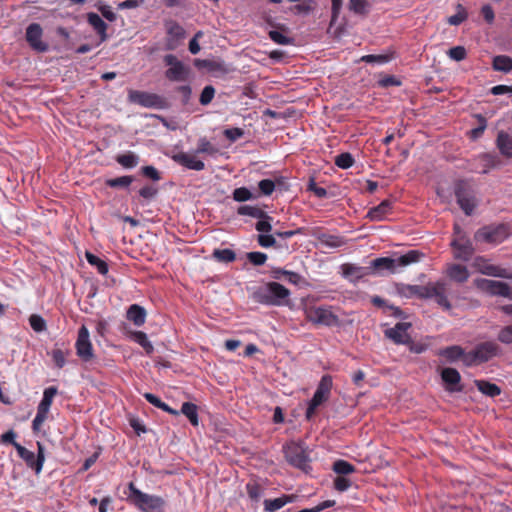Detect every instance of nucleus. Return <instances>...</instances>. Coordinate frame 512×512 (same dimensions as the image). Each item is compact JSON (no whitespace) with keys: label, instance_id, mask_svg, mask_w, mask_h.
<instances>
[{"label":"nucleus","instance_id":"nucleus-1","mask_svg":"<svg viewBox=\"0 0 512 512\" xmlns=\"http://www.w3.org/2000/svg\"><path fill=\"white\" fill-rule=\"evenodd\" d=\"M397 292L406 298L415 296L419 299H434L446 311L452 308L447 298L448 288L445 281L429 282L426 285L400 284L397 286Z\"/></svg>","mask_w":512,"mask_h":512},{"label":"nucleus","instance_id":"nucleus-2","mask_svg":"<svg viewBox=\"0 0 512 512\" xmlns=\"http://www.w3.org/2000/svg\"><path fill=\"white\" fill-rule=\"evenodd\" d=\"M290 291L282 284L273 281L257 287L251 294L252 299L266 306H288L290 304Z\"/></svg>","mask_w":512,"mask_h":512},{"label":"nucleus","instance_id":"nucleus-3","mask_svg":"<svg viewBox=\"0 0 512 512\" xmlns=\"http://www.w3.org/2000/svg\"><path fill=\"white\" fill-rule=\"evenodd\" d=\"M424 256V253L415 249L409 250L403 255L394 253L392 257H379L372 260L369 269L377 272L386 270L390 274H395L411 264L418 263Z\"/></svg>","mask_w":512,"mask_h":512},{"label":"nucleus","instance_id":"nucleus-4","mask_svg":"<svg viewBox=\"0 0 512 512\" xmlns=\"http://www.w3.org/2000/svg\"><path fill=\"white\" fill-rule=\"evenodd\" d=\"M126 500L140 512H165L166 501L154 494L142 492L133 482H130L125 492Z\"/></svg>","mask_w":512,"mask_h":512},{"label":"nucleus","instance_id":"nucleus-5","mask_svg":"<svg viewBox=\"0 0 512 512\" xmlns=\"http://www.w3.org/2000/svg\"><path fill=\"white\" fill-rule=\"evenodd\" d=\"M500 353L501 348L494 341L479 343L473 350L467 352V356L465 357V366L471 367L476 364L488 362Z\"/></svg>","mask_w":512,"mask_h":512},{"label":"nucleus","instance_id":"nucleus-6","mask_svg":"<svg viewBox=\"0 0 512 512\" xmlns=\"http://www.w3.org/2000/svg\"><path fill=\"white\" fill-rule=\"evenodd\" d=\"M128 101L149 109L165 110L170 107V103L164 96L140 90L130 89Z\"/></svg>","mask_w":512,"mask_h":512},{"label":"nucleus","instance_id":"nucleus-7","mask_svg":"<svg viewBox=\"0 0 512 512\" xmlns=\"http://www.w3.org/2000/svg\"><path fill=\"white\" fill-rule=\"evenodd\" d=\"M454 194L457 204L465 215H472L477 206L475 191L467 180H458L454 184Z\"/></svg>","mask_w":512,"mask_h":512},{"label":"nucleus","instance_id":"nucleus-8","mask_svg":"<svg viewBox=\"0 0 512 512\" xmlns=\"http://www.w3.org/2000/svg\"><path fill=\"white\" fill-rule=\"evenodd\" d=\"M306 319L316 325L327 327L339 326V317L327 306H309L305 310Z\"/></svg>","mask_w":512,"mask_h":512},{"label":"nucleus","instance_id":"nucleus-9","mask_svg":"<svg viewBox=\"0 0 512 512\" xmlns=\"http://www.w3.org/2000/svg\"><path fill=\"white\" fill-rule=\"evenodd\" d=\"M332 385L333 382L330 375L322 376L312 399L308 403L305 413L307 420H311L315 415L317 408L329 399Z\"/></svg>","mask_w":512,"mask_h":512},{"label":"nucleus","instance_id":"nucleus-10","mask_svg":"<svg viewBox=\"0 0 512 512\" xmlns=\"http://www.w3.org/2000/svg\"><path fill=\"white\" fill-rule=\"evenodd\" d=\"M164 64L168 67L165 77L171 82H185L189 79L190 68L180 61L175 55L167 54L163 57Z\"/></svg>","mask_w":512,"mask_h":512},{"label":"nucleus","instance_id":"nucleus-11","mask_svg":"<svg viewBox=\"0 0 512 512\" xmlns=\"http://www.w3.org/2000/svg\"><path fill=\"white\" fill-rule=\"evenodd\" d=\"M285 458L287 462L301 470L309 467V456L301 443L290 442L283 447Z\"/></svg>","mask_w":512,"mask_h":512},{"label":"nucleus","instance_id":"nucleus-12","mask_svg":"<svg viewBox=\"0 0 512 512\" xmlns=\"http://www.w3.org/2000/svg\"><path fill=\"white\" fill-rule=\"evenodd\" d=\"M509 236L508 227L504 224L485 226L476 231L474 239L477 242L501 243Z\"/></svg>","mask_w":512,"mask_h":512},{"label":"nucleus","instance_id":"nucleus-13","mask_svg":"<svg viewBox=\"0 0 512 512\" xmlns=\"http://www.w3.org/2000/svg\"><path fill=\"white\" fill-rule=\"evenodd\" d=\"M193 64L198 70H206L216 77L231 72L230 67L220 59H194Z\"/></svg>","mask_w":512,"mask_h":512},{"label":"nucleus","instance_id":"nucleus-14","mask_svg":"<svg viewBox=\"0 0 512 512\" xmlns=\"http://www.w3.org/2000/svg\"><path fill=\"white\" fill-rule=\"evenodd\" d=\"M440 376L445 385V390L449 393H458L463 391L461 375L455 368H443L440 372Z\"/></svg>","mask_w":512,"mask_h":512},{"label":"nucleus","instance_id":"nucleus-15","mask_svg":"<svg viewBox=\"0 0 512 512\" xmlns=\"http://www.w3.org/2000/svg\"><path fill=\"white\" fill-rule=\"evenodd\" d=\"M75 346L77 355L83 361H89L93 358V347L89 339V331L85 326L79 329Z\"/></svg>","mask_w":512,"mask_h":512},{"label":"nucleus","instance_id":"nucleus-16","mask_svg":"<svg viewBox=\"0 0 512 512\" xmlns=\"http://www.w3.org/2000/svg\"><path fill=\"white\" fill-rule=\"evenodd\" d=\"M412 327L410 322H398L394 327L386 329L384 335L395 344H405L410 342V335L407 331Z\"/></svg>","mask_w":512,"mask_h":512},{"label":"nucleus","instance_id":"nucleus-17","mask_svg":"<svg viewBox=\"0 0 512 512\" xmlns=\"http://www.w3.org/2000/svg\"><path fill=\"white\" fill-rule=\"evenodd\" d=\"M483 288L493 296H502L505 298H508L509 300H512V287L502 281H496V280H488L484 279L482 280Z\"/></svg>","mask_w":512,"mask_h":512},{"label":"nucleus","instance_id":"nucleus-18","mask_svg":"<svg viewBox=\"0 0 512 512\" xmlns=\"http://www.w3.org/2000/svg\"><path fill=\"white\" fill-rule=\"evenodd\" d=\"M454 257L462 261H469L474 253V247L469 239L459 238L451 242Z\"/></svg>","mask_w":512,"mask_h":512},{"label":"nucleus","instance_id":"nucleus-19","mask_svg":"<svg viewBox=\"0 0 512 512\" xmlns=\"http://www.w3.org/2000/svg\"><path fill=\"white\" fill-rule=\"evenodd\" d=\"M476 161H478L479 164L474 171L482 174H487L491 169L502 165L500 157L495 153H482L476 158Z\"/></svg>","mask_w":512,"mask_h":512},{"label":"nucleus","instance_id":"nucleus-20","mask_svg":"<svg viewBox=\"0 0 512 512\" xmlns=\"http://www.w3.org/2000/svg\"><path fill=\"white\" fill-rule=\"evenodd\" d=\"M172 159L179 165L190 170L202 171L205 168L203 161L197 159L194 155L185 152L174 154Z\"/></svg>","mask_w":512,"mask_h":512},{"label":"nucleus","instance_id":"nucleus-21","mask_svg":"<svg viewBox=\"0 0 512 512\" xmlns=\"http://www.w3.org/2000/svg\"><path fill=\"white\" fill-rule=\"evenodd\" d=\"M438 355L444 357L449 363H455L458 360H462L463 364L465 365V357L467 356V353L461 346L452 345L440 349L438 351Z\"/></svg>","mask_w":512,"mask_h":512},{"label":"nucleus","instance_id":"nucleus-22","mask_svg":"<svg viewBox=\"0 0 512 512\" xmlns=\"http://www.w3.org/2000/svg\"><path fill=\"white\" fill-rule=\"evenodd\" d=\"M500 154L506 158H512V136L501 130L497 134L495 141Z\"/></svg>","mask_w":512,"mask_h":512},{"label":"nucleus","instance_id":"nucleus-23","mask_svg":"<svg viewBox=\"0 0 512 512\" xmlns=\"http://www.w3.org/2000/svg\"><path fill=\"white\" fill-rule=\"evenodd\" d=\"M295 495L283 494L275 499H265L263 501L265 512H276L283 508L286 504L294 502Z\"/></svg>","mask_w":512,"mask_h":512},{"label":"nucleus","instance_id":"nucleus-24","mask_svg":"<svg viewBox=\"0 0 512 512\" xmlns=\"http://www.w3.org/2000/svg\"><path fill=\"white\" fill-rule=\"evenodd\" d=\"M146 310L144 307L138 304H132L126 313V317L129 321L133 322V324L137 327H141L144 325L146 321Z\"/></svg>","mask_w":512,"mask_h":512},{"label":"nucleus","instance_id":"nucleus-25","mask_svg":"<svg viewBox=\"0 0 512 512\" xmlns=\"http://www.w3.org/2000/svg\"><path fill=\"white\" fill-rule=\"evenodd\" d=\"M369 267H361L354 264H343L342 272L345 278L356 281L369 274Z\"/></svg>","mask_w":512,"mask_h":512},{"label":"nucleus","instance_id":"nucleus-26","mask_svg":"<svg viewBox=\"0 0 512 512\" xmlns=\"http://www.w3.org/2000/svg\"><path fill=\"white\" fill-rule=\"evenodd\" d=\"M298 3L295 4L290 8V11L299 16H307L313 13L317 7V4L314 0H301L297 1Z\"/></svg>","mask_w":512,"mask_h":512},{"label":"nucleus","instance_id":"nucleus-27","mask_svg":"<svg viewBox=\"0 0 512 512\" xmlns=\"http://www.w3.org/2000/svg\"><path fill=\"white\" fill-rule=\"evenodd\" d=\"M447 274L451 280H454L458 283H464L469 278V272L467 268L460 264L451 265L447 270Z\"/></svg>","mask_w":512,"mask_h":512},{"label":"nucleus","instance_id":"nucleus-28","mask_svg":"<svg viewBox=\"0 0 512 512\" xmlns=\"http://www.w3.org/2000/svg\"><path fill=\"white\" fill-rule=\"evenodd\" d=\"M390 209L391 203L388 200H384L379 205L371 208L367 213V217L372 221H381Z\"/></svg>","mask_w":512,"mask_h":512},{"label":"nucleus","instance_id":"nucleus-29","mask_svg":"<svg viewBox=\"0 0 512 512\" xmlns=\"http://www.w3.org/2000/svg\"><path fill=\"white\" fill-rule=\"evenodd\" d=\"M115 160L123 168L133 169L139 164L140 158L134 152L128 151L127 153L117 155Z\"/></svg>","mask_w":512,"mask_h":512},{"label":"nucleus","instance_id":"nucleus-30","mask_svg":"<svg viewBox=\"0 0 512 512\" xmlns=\"http://www.w3.org/2000/svg\"><path fill=\"white\" fill-rule=\"evenodd\" d=\"M316 239L322 246L328 248H337L344 244L342 237L328 233H319Z\"/></svg>","mask_w":512,"mask_h":512},{"label":"nucleus","instance_id":"nucleus-31","mask_svg":"<svg viewBox=\"0 0 512 512\" xmlns=\"http://www.w3.org/2000/svg\"><path fill=\"white\" fill-rule=\"evenodd\" d=\"M134 180V176L124 175L116 178L106 179L105 185L113 189H128Z\"/></svg>","mask_w":512,"mask_h":512},{"label":"nucleus","instance_id":"nucleus-32","mask_svg":"<svg viewBox=\"0 0 512 512\" xmlns=\"http://www.w3.org/2000/svg\"><path fill=\"white\" fill-rule=\"evenodd\" d=\"M475 385L477 389L486 396L496 397L501 394V388L486 380H476Z\"/></svg>","mask_w":512,"mask_h":512},{"label":"nucleus","instance_id":"nucleus-33","mask_svg":"<svg viewBox=\"0 0 512 512\" xmlns=\"http://www.w3.org/2000/svg\"><path fill=\"white\" fill-rule=\"evenodd\" d=\"M43 34H25L29 46L36 52H46L49 50V44L42 39Z\"/></svg>","mask_w":512,"mask_h":512},{"label":"nucleus","instance_id":"nucleus-34","mask_svg":"<svg viewBox=\"0 0 512 512\" xmlns=\"http://www.w3.org/2000/svg\"><path fill=\"white\" fill-rule=\"evenodd\" d=\"M50 407L45 405L44 403H39L37 407L36 415L32 421V430L37 432L41 429V426L47 419Z\"/></svg>","mask_w":512,"mask_h":512},{"label":"nucleus","instance_id":"nucleus-35","mask_svg":"<svg viewBox=\"0 0 512 512\" xmlns=\"http://www.w3.org/2000/svg\"><path fill=\"white\" fill-rule=\"evenodd\" d=\"M131 339L139 344L146 352L147 355H151L154 351L152 343L149 341L148 336L143 331H133L130 334Z\"/></svg>","mask_w":512,"mask_h":512},{"label":"nucleus","instance_id":"nucleus-36","mask_svg":"<svg viewBox=\"0 0 512 512\" xmlns=\"http://www.w3.org/2000/svg\"><path fill=\"white\" fill-rule=\"evenodd\" d=\"M245 489L249 499L254 503H258L260 501L265 491V488L257 481H249L246 484Z\"/></svg>","mask_w":512,"mask_h":512},{"label":"nucleus","instance_id":"nucleus-37","mask_svg":"<svg viewBox=\"0 0 512 512\" xmlns=\"http://www.w3.org/2000/svg\"><path fill=\"white\" fill-rule=\"evenodd\" d=\"M393 58H394L393 53L379 54V55L368 54V55H363L356 62L357 63L365 62V63H369V64L384 65V64L389 63Z\"/></svg>","mask_w":512,"mask_h":512},{"label":"nucleus","instance_id":"nucleus-38","mask_svg":"<svg viewBox=\"0 0 512 512\" xmlns=\"http://www.w3.org/2000/svg\"><path fill=\"white\" fill-rule=\"evenodd\" d=\"M492 68L495 71L509 73L512 70V58L506 55H497L493 58Z\"/></svg>","mask_w":512,"mask_h":512},{"label":"nucleus","instance_id":"nucleus-39","mask_svg":"<svg viewBox=\"0 0 512 512\" xmlns=\"http://www.w3.org/2000/svg\"><path fill=\"white\" fill-rule=\"evenodd\" d=\"M14 447L18 453V456L25 461L28 467H30L36 472V457L34 452L26 449L19 443H14Z\"/></svg>","mask_w":512,"mask_h":512},{"label":"nucleus","instance_id":"nucleus-40","mask_svg":"<svg viewBox=\"0 0 512 512\" xmlns=\"http://www.w3.org/2000/svg\"><path fill=\"white\" fill-rule=\"evenodd\" d=\"M181 413L184 414L193 426H198V407L192 402H184L181 407Z\"/></svg>","mask_w":512,"mask_h":512},{"label":"nucleus","instance_id":"nucleus-41","mask_svg":"<svg viewBox=\"0 0 512 512\" xmlns=\"http://www.w3.org/2000/svg\"><path fill=\"white\" fill-rule=\"evenodd\" d=\"M85 257L87 262L97 269L98 273L101 275H106L108 273L109 267L106 261L88 251L85 253Z\"/></svg>","mask_w":512,"mask_h":512},{"label":"nucleus","instance_id":"nucleus-42","mask_svg":"<svg viewBox=\"0 0 512 512\" xmlns=\"http://www.w3.org/2000/svg\"><path fill=\"white\" fill-rule=\"evenodd\" d=\"M332 470L339 476H346L354 473L356 468L348 461L339 459L333 463Z\"/></svg>","mask_w":512,"mask_h":512},{"label":"nucleus","instance_id":"nucleus-43","mask_svg":"<svg viewBox=\"0 0 512 512\" xmlns=\"http://www.w3.org/2000/svg\"><path fill=\"white\" fill-rule=\"evenodd\" d=\"M237 214L242 216H250L256 219L265 218L266 212L257 206L242 205L238 207Z\"/></svg>","mask_w":512,"mask_h":512},{"label":"nucleus","instance_id":"nucleus-44","mask_svg":"<svg viewBox=\"0 0 512 512\" xmlns=\"http://www.w3.org/2000/svg\"><path fill=\"white\" fill-rule=\"evenodd\" d=\"M212 257L221 263H231L236 259V253L231 249H215Z\"/></svg>","mask_w":512,"mask_h":512},{"label":"nucleus","instance_id":"nucleus-45","mask_svg":"<svg viewBox=\"0 0 512 512\" xmlns=\"http://www.w3.org/2000/svg\"><path fill=\"white\" fill-rule=\"evenodd\" d=\"M232 197L234 201L246 202L257 199L258 195L252 193L247 187H239L233 191Z\"/></svg>","mask_w":512,"mask_h":512},{"label":"nucleus","instance_id":"nucleus-46","mask_svg":"<svg viewBox=\"0 0 512 512\" xmlns=\"http://www.w3.org/2000/svg\"><path fill=\"white\" fill-rule=\"evenodd\" d=\"M197 154H209V155H215L218 153V149L211 144V142L206 137H201L198 140V146L196 149Z\"/></svg>","mask_w":512,"mask_h":512},{"label":"nucleus","instance_id":"nucleus-47","mask_svg":"<svg viewBox=\"0 0 512 512\" xmlns=\"http://www.w3.org/2000/svg\"><path fill=\"white\" fill-rule=\"evenodd\" d=\"M349 9L355 14L365 15L369 12L370 4L367 0H349Z\"/></svg>","mask_w":512,"mask_h":512},{"label":"nucleus","instance_id":"nucleus-48","mask_svg":"<svg viewBox=\"0 0 512 512\" xmlns=\"http://www.w3.org/2000/svg\"><path fill=\"white\" fill-rule=\"evenodd\" d=\"M457 13L447 18V22L451 25H459L467 19V11L462 4H457Z\"/></svg>","mask_w":512,"mask_h":512},{"label":"nucleus","instance_id":"nucleus-49","mask_svg":"<svg viewBox=\"0 0 512 512\" xmlns=\"http://www.w3.org/2000/svg\"><path fill=\"white\" fill-rule=\"evenodd\" d=\"M270 38L279 45H300V42L288 34H269Z\"/></svg>","mask_w":512,"mask_h":512},{"label":"nucleus","instance_id":"nucleus-50","mask_svg":"<svg viewBox=\"0 0 512 512\" xmlns=\"http://www.w3.org/2000/svg\"><path fill=\"white\" fill-rule=\"evenodd\" d=\"M354 162L353 156L348 152L341 153L335 157V164L341 169H348L352 167Z\"/></svg>","mask_w":512,"mask_h":512},{"label":"nucleus","instance_id":"nucleus-51","mask_svg":"<svg viewBox=\"0 0 512 512\" xmlns=\"http://www.w3.org/2000/svg\"><path fill=\"white\" fill-rule=\"evenodd\" d=\"M29 324L31 328L37 333H41L47 328L46 321L42 316L38 314H32L29 317Z\"/></svg>","mask_w":512,"mask_h":512},{"label":"nucleus","instance_id":"nucleus-52","mask_svg":"<svg viewBox=\"0 0 512 512\" xmlns=\"http://www.w3.org/2000/svg\"><path fill=\"white\" fill-rule=\"evenodd\" d=\"M272 221L273 218L266 212L265 218L258 219V222L255 224V229L260 232V234L270 233L272 231Z\"/></svg>","mask_w":512,"mask_h":512},{"label":"nucleus","instance_id":"nucleus-53","mask_svg":"<svg viewBox=\"0 0 512 512\" xmlns=\"http://www.w3.org/2000/svg\"><path fill=\"white\" fill-rule=\"evenodd\" d=\"M215 92H216V90L212 85H206L203 88V90L200 94V97H199L200 104L203 106L209 105L215 96Z\"/></svg>","mask_w":512,"mask_h":512},{"label":"nucleus","instance_id":"nucleus-54","mask_svg":"<svg viewBox=\"0 0 512 512\" xmlns=\"http://www.w3.org/2000/svg\"><path fill=\"white\" fill-rule=\"evenodd\" d=\"M276 183L271 179H263L258 183L259 195L270 196L275 190Z\"/></svg>","mask_w":512,"mask_h":512},{"label":"nucleus","instance_id":"nucleus-55","mask_svg":"<svg viewBox=\"0 0 512 512\" xmlns=\"http://www.w3.org/2000/svg\"><path fill=\"white\" fill-rule=\"evenodd\" d=\"M87 19L89 24H91L97 32H105L107 29L106 23L102 20V18L96 13H88Z\"/></svg>","mask_w":512,"mask_h":512},{"label":"nucleus","instance_id":"nucleus-56","mask_svg":"<svg viewBox=\"0 0 512 512\" xmlns=\"http://www.w3.org/2000/svg\"><path fill=\"white\" fill-rule=\"evenodd\" d=\"M497 340L505 345L512 344V324L506 325L499 330Z\"/></svg>","mask_w":512,"mask_h":512},{"label":"nucleus","instance_id":"nucleus-57","mask_svg":"<svg viewBox=\"0 0 512 512\" xmlns=\"http://www.w3.org/2000/svg\"><path fill=\"white\" fill-rule=\"evenodd\" d=\"M447 55L450 59L460 62L467 57V51L464 46H455L447 51Z\"/></svg>","mask_w":512,"mask_h":512},{"label":"nucleus","instance_id":"nucleus-58","mask_svg":"<svg viewBox=\"0 0 512 512\" xmlns=\"http://www.w3.org/2000/svg\"><path fill=\"white\" fill-rule=\"evenodd\" d=\"M246 258L254 266H261V265L265 264L268 257L263 252L255 251V252H248L246 254Z\"/></svg>","mask_w":512,"mask_h":512},{"label":"nucleus","instance_id":"nucleus-59","mask_svg":"<svg viewBox=\"0 0 512 512\" xmlns=\"http://www.w3.org/2000/svg\"><path fill=\"white\" fill-rule=\"evenodd\" d=\"M258 244L263 248H270L276 245L275 235L269 233L259 234L257 236Z\"/></svg>","mask_w":512,"mask_h":512},{"label":"nucleus","instance_id":"nucleus-60","mask_svg":"<svg viewBox=\"0 0 512 512\" xmlns=\"http://www.w3.org/2000/svg\"><path fill=\"white\" fill-rule=\"evenodd\" d=\"M377 84L381 88H388L392 86H401L402 83L393 75H384L378 80Z\"/></svg>","mask_w":512,"mask_h":512},{"label":"nucleus","instance_id":"nucleus-61","mask_svg":"<svg viewBox=\"0 0 512 512\" xmlns=\"http://www.w3.org/2000/svg\"><path fill=\"white\" fill-rule=\"evenodd\" d=\"M477 118L479 121V126L470 131V137L474 140L481 137L487 127V121L482 115H477Z\"/></svg>","mask_w":512,"mask_h":512},{"label":"nucleus","instance_id":"nucleus-62","mask_svg":"<svg viewBox=\"0 0 512 512\" xmlns=\"http://www.w3.org/2000/svg\"><path fill=\"white\" fill-rule=\"evenodd\" d=\"M58 393V389L55 386H50L44 389L43 397L41 399V403H44L45 405L51 407V404L53 402V398Z\"/></svg>","mask_w":512,"mask_h":512},{"label":"nucleus","instance_id":"nucleus-63","mask_svg":"<svg viewBox=\"0 0 512 512\" xmlns=\"http://www.w3.org/2000/svg\"><path fill=\"white\" fill-rule=\"evenodd\" d=\"M223 134L230 142H235L243 137L244 130L238 127H233L225 129Z\"/></svg>","mask_w":512,"mask_h":512},{"label":"nucleus","instance_id":"nucleus-64","mask_svg":"<svg viewBox=\"0 0 512 512\" xmlns=\"http://www.w3.org/2000/svg\"><path fill=\"white\" fill-rule=\"evenodd\" d=\"M352 485L350 479L345 476H338L334 480V488L339 492L347 491Z\"/></svg>","mask_w":512,"mask_h":512}]
</instances>
